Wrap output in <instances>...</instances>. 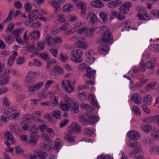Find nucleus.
Masks as SVG:
<instances>
[{
	"label": "nucleus",
	"instance_id": "1",
	"mask_svg": "<svg viewBox=\"0 0 159 159\" xmlns=\"http://www.w3.org/2000/svg\"><path fill=\"white\" fill-rule=\"evenodd\" d=\"M81 131V127L77 123H73L69 128V133L65 135L64 138L69 143L73 142L74 140V138L72 134L75 132L79 133Z\"/></svg>",
	"mask_w": 159,
	"mask_h": 159
},
{
	"label": "nucleus",
	"instance_id": "2",
	"mask_svg": "<svg viewBox=\"0 0 159 159\" xmlns=\"http://www.w3.org/2000/svg\"><path fill=\"white\" fill-rule=\"evenodd\" d=\"M101 42L105 43H111L113 40V37L111 31L107 28L103 27Z\"/></svg>",
	"mask_w": 159,
	"mask_h": 159
},
{
	"label": "nucleus",
	"instance_id": "3",
	"mask_svg": "<svg viewBox=\"0 0 159 159\" xmlns=\"http://www.w3.org/2000/svg\"><path fill=\"white\" fill-rule=\"evenodd\" d=\"M78 68L80 70L82 71L85 70L86 72V76L91 79H94V74L96 72L95 70H93V71L91 68L84 63H82L79 65Z\"/></svg>",
	"mask_w": 159,
	"mask_h": 159
},
{
	"label": "nucleus",
	"instance_id": "4",
	"mask_svg": "<svg viewBox=\"0 0 159 159\" xmlns=\"http://www.w3.org/2000/svg\"><path fill=\"white\" fill-rule=\"evenodd\" d=\"M83 55V52L80 50L76 49L72 51L70 55L73 57L71 60L76 63H80L82 61V57Z\"/></svg>",
	"mask_w": 159,
	"mask_h": 159
},
{
	"label": "nucleus",
	"instance_id": "5",
	"mask_svg": "<svg viewBox=\"0 0 159 159\" xmlns=\"http://www.w3.org/2000/svg\"><path fill=\"white\" fill-rule=\"evenodd\" d=\"M73 103L72 99L68 96H66L65 97L64 101L60 102V108L63 111H67Z\"/></svg>",
	"mask_w": 159,
	"mask_h": 159
},
{
	"label": "nucleus",
	"instance_id": "6",
	"mask_svg": "<svg viewBox=\"0 0 159 159\" xmlns=\"http://www.w3.org/2000/svg\"><path fill=\"white\" fill-rule=\"evenodd\" d=\"M78 32L81 34L84 33V35L87 37H91L94 32V29L89 28L87 27H83L78 30Z\"/></svg>",
	"mask_w": 159,
	"mask_h": 159
},
{
	"label": "nucleus",
	"instance_id": "7",
	"mask_svg": "<svg viewBox=\"0 0 159 159\" xmlns=\"http://www.w3.org/2000/svg\"><path fill=\"white\" fill-rule=\"evenodd\" d=\"M61 84L65 91L68 93L73 92L75 90L74 86L71 85V83L69 80H63Z\"/></svg>",
	"mask_w": 159,
	"mask_h": 159
},
{
	"label": "nucleus",
	"instance_id": "8",
	"mask_svg": "<svg viewBox=\"0 0 159 159\" xmlns=\"http://www.w3.org/2000/svg\"><path fill=\"white\" fill-rule=\"evenodd\" d=\"M131 6L132 4L130 2H125L119 8V12L123 15L127 14L129 11V9Z\"/></svg>",
	"mask_w": 159,
	"mask_h": 159
},
{
	"label": "nucleus",
	"instance_id": "9",
	"mask_svg": "<svg viewBox=\"0 0 159 159\" xmlns=\"http://www.w3.org/2000/svg\"><path fill=\"white\" fill-rule=\"evenodd\" d=\"M87 19L88 22L90 24H94L99 20L95 14L92 12H89L87 15Z\"/></svg>",
	"mask_w": 159,
	"mask_h": 159
},
{
	"label": "nucleus",
	"instance_id": "10",
	"mask_svg": "<svg viewBox=\"0 0 159 159\" xmlns=\"http://www.w3.org/2000/svg\"><path fill=\"white\" fill-rule=\"evenodd\" d=\"M65 2V0H54L51 3V5L54 9V12L57 13L61 9L60 4Z\"/></svg>",
	"mask_w": 159,
	"mask_h": 159
},
{
	"label": "nucleus",
	"instance_id": "11",
	"mask_svg": "<svg viewBox=\"0 0 159 159\" xmlns=\"http://www.w3.org/2000/svg\"><path fill=\"white\" fill-rule=\"evenodd\" d=\"M39 138L38 134H31L29 138V143L31 146H35L37 143Z\"/></svg>",
	"mask_w": 159,
	"mask_h": 159
},
{
	"label": "nucleus",
	"instance_id": "12",
	"mask_svg": "<svg viewBox=\"0 0 159 159\" xmlns=\"http://www.w3.org/2000/svg\"><path fill=\"white\" fill-rule=\"evenodd\" d=\"M84 38H82L77 40L76 45L78 48H83L84 49H85L88 48V45L84 40Z\"/></svg>",
	"mask_w": 159,
	"mask_h": 159
},
{
	"label": "nucleus",
	"instance_id": "13",
	"mask_svg": "<svg viewBox=\"0 0 159 159\" xmlns=\"http://www.w3.org/2000/svg\"><path fill=\"white\" fill-rule=\"evenodd\" d=\"M35 75L34 73L30 71L27 74L26 79V84L29 85L34 83V82Z\"/></svg>",
	"mask_w": 159,
	"mask_h": 159
},
{
	"label": "nucleus",
	"instance_id": "14",
	"mask_svg": "<svg viewBox=\"0 0 159 159\" xmlns=\"http://www.w3.org/2000/svg\"><path fill=\"white\" fill-rule=\"evenodd\" d=\"M43 83L40 82L36 84L31 85L28 87V90L31 92H34L39 89L43 86Z\"/></svg>",
	"mask_w": 159,
	"mask_h": 159
},
{
	"label": "nucleus",
	"instance_id": "15",
	"mask_svg": "<svg viewBox=\"0 0 159 159\" xmlns=\"http://www.w3.org/2000/svg\"><path fill=\"white\" fill-rule=\"evenodd\" d=\"M109 50V48L107 46V44L101 42L100 45L98 47V52L100 54H103Z\"/></svg>",
	"mask_w": 159,
	"mask_h": 159
},
{
	"label": "nucleus",
	"instance_id": "16",
	"mask_svg": "<svg viewBox=\"0 0 159 159\" xmlns=\"http://www.w3.org/2000/svg\"><path fill=\"white\" fill-rule=\"evenodd\" d=\"M128 137L131 140H136L139 138V133L135 131H133L129 132L128 133Z\"/></svg>",
	"mask_w": 159,
	"mask_h": 159
},
{
	"label": "nucleus",
	"instance_id": "17",
	"mask_svg": "<svg viewBox=\"0 0 159 159\" xmlns=\"http://www.w3.org/2000/svg\"><path fill=\"white\" fill-rule=\"evenodd\" d=\"M47 155L46 153L40 150H37L35 151L36 159H46Z\"/></svg>",
	"mask_w": 159,
	"mask_h": 159
},
{
	"label": "nucleus",
	"instance_id": "18",
	"mask_svg": "<svg viewBox=\"0 0 159 159\" xmlns=\"http://www.w3.org/2000/svg\"><path fill=\"white\" fill-rule=\"evenodd\" d=\"M40 32L38 31H35L34 30L32 32H30L28 35V38L29 39H33V40L34 39V37L36 39H38L40 36Z\"/></svg>",
	"mask_w": 159,
	"mask_h": 159
},
{
	"label": "nucleus",
	"instance_id": "19",
	"mask_svg": "<svg viewBox=\"0 0 159 159\" xmlns=\"http://www.w3.org/2000/svg\"><path fill=\"white\" fill-rule=\"evenodd\" d=\"M79 8L81 10V14L82 16L86 14L85 12L86 11V5L84 2H80L77 5Z\"/></svg>",
	"mask_w": 159,
	"mask_h": 159
},
{
	"label": "nucleus",
	"instance_id": "20",
	"mask_svg": "<svg viewBox=\"0 0 159 159\" xmlns=\"http://www.w3.org/2000/svg\"><path fill=\"white\" fill-rule=\"evenodd\" d=\"M4 64L3 63L0 61V74H2L3 76L8 75L10 73V71L4 69Z\"/></svg>",
	"mask_w": 159,
	"mask_h": 159
},
{
	"label": "nucleus",
	"instance_id": "21",
	"mask_svg": "<svg viewBox=\"0 0 159 159\" xmlns=\"http://www.w3.org/2000/svg\"><path fill=\"white\" fill-rule=\"evenodd\" d=\"M33 118V116L30 114L23 115L21 119L23 120L22 122L27 123L29 124L31 123V120Z\"/></svg>",
	"mask_w": 159,
	"mask_h": 159
},
{
	"label": "nucleus",
	"instance_id": "22",
	"mask_svg": "<svg viewBox=\"0 0 159 159\" xmlns=\"http://www.w3.org/2000/svg\"><path fill=\"white\" fill-rule=\"evenodd\" d=\"M139 66L143 69L142 71L143 72L145 70V69H143L144 68H148L151 69H152L153 68V65L150 61L146 63H140Z\"/></svg>",
	"mask_w": 159,
	"mask_h": 159
},
{
	"label": "nucleus",
	"instance_id": "23",
	"mask_svg": "<svg viewBox=\"0 0 159 159\" xmlns=\"http://www.w3.org/2000/svg\"><path fill=\"white\" fill-rule=\"evenodd\" d=\"M122 23L123 24L125 25L123 26L124 28L121 30V31H125V30L129 31V29L134 30H137V28H132L130 27V23L129 22L126 21H123Z\"/></svg>",
	"mask_w": 159,
	"mask_h": 159
},
{
	"label": "nucleus",
	"instance_id": "24",
	"mask_svg": "<svg viewBox=\"0 0 159 159\" xmlns=\"http://www.w3.org/2000/svg\"><path fill=\"white\" fill-rule=\"evenodd\" d=\"M88 124L92 125L97 121L99 119L98 117L95 115H91L88 116Z\"/></svg>",
	"mask_w": 159,
	"mask_h": 159
},
{
	"label": "nucleus",
	"instance_id": "25",
	"mask_svg": "<svg viewBox=\"0 0 159 159\" xmlns=\"http://www.w3.org/2000/svg\"><path fill=\"white\" fill-rule=\"evenodd\" d=\"M10 78L9 75L4 76L2 74H0V82L2 85L7 84L9 81Z\"/></svg>",
	"mask_w": 159,
	"mask_h": 159
},
{
	"label": "nucleus",
	"instance_id": "26",
	"mask_svg": "<svg viewBox=\"0 0 159 159\" xmlns=\"http://www.w3.org/2000/svg\"><path fill=\"white\" fill-rule=\"evenodd\" d=\"M88 99L91 101L92 104L94 107H98L99 106L96 98L93 94H90L88 96Z\"/></svg>",
	"mask_w": 159,
	"mask_h": 159
},
{
	"label": "nucleus",
	"instance_id": "27",
	"mask_svg": "<svg viewBox=\"0 0 159 159\" xmlns=\"http://www.w3.org/2000/svg\"><path fill=\"white\" fill-rule=\"evenodd\" d=\"M122 4V1L116 0L110 2L108 4V6L109 7H117L121 5Z\"/></svg>",
	"mask_w": 159,
	"mask_h": 159
},
{
	"label": "nucleus",
	"instance_id": "28",
	"mask_svg": "<svg viewBox=\"0 0 159 159\" xmlns=\"http://www.w3.org/2000/svg\"><path fill=\"white\" fill-rule=\"evenodd\" d=\"M84 134L88 136H91L94 133L95 131L92 127H88L84 128L83 130Z\"/></svg>",
	"mask_w": 159,
	"mask_h": 159
},
{
	"label": "nucleus",
	"instance_id": "29",
	"mask_svg": "<svg viewBox=\"0 0 159 159\" xmlns=\"http://www.w3.org/2000/svg\"><path fill=\"white\" fill-rule=\"evenodd\" d=\"M132 98L136 104H139L141 103V98L140 95L139 94L135 93L132 95Z\"/></svg>",
	"mask_w": 159,
	"mask_h": 159
},
{
	"label": "nucleus",
	"instance_id": "30",
	"mask_svg": "<svg viewBox=\"0 0 159 159\" xmlns=\"http://www.w3.org/2000/svg\"><path fill=\"white\" fill-rule=\"evenodd\" d=\"M91 5L94 7L101 8L103 6V4L100 0H96L91 2Z\"/></svg>",
	"mask_w": 159,
	"mask_h": 159
},
{
	"label": "nucleus",
	"instance_id": "31",
	"mask_svg": "<svg viewBox=\"0 0 159 159\" xmlns=\"http://www.w3.org/2000/svg\"><path fill=\"white\" fill-rule=\"evenodd\" d=\"M61 141V140L59 138L57 139L56 140L55 145L54 146V149L57 152H58L59 150L61 148L62 146Z\"/></svg>",
	"mask_w": 159,
	"mask_h": 159
},
{
	"label": "nucleus",
	"instance_id": "32",
	"mask_svg": "<svg viewBox=\"0 0 159 159\" xmlns=\"http://www.w3.org/2000/svg\"><path fill=\"white\" fill-rule=\"evenodd\" d=\"M127 145L129 147L131 148H134L135 150L140 149V148L139 145L137 144V143L136 141L133 142H128L127 143Z\"/></svg>",
	"mask_w": 159,
	"mask_h": 159
},
{
	"label": "nucleus",
	"instance_id": "33",
	"mask_svg": "<svg viewBox=\"0 0 159 159\" xmlns=\"http://www.w3.org/2000/svg\"><path fill=\"white\" fill-rule=\"evenodd\" d=\"M99 16L102 22L106 23L108 20V15L107 13L104 12H101L99 14Z\"/></svg>",
	"mask_w": 159,
	"mask_h": 159
},
{
	"label": "nucleus",
	"instance_id": "34",
	"mask_svg": "<svg viewBox=\"0 0 159 159\" xmlns=\"http://www.w3.org/2000/svg\"><path fill=\"white\" fill-rule=\"evenodd\" d=\"M57 17L59 23H64V25L65 26H67L68 25V24L66 22V16L65 15L61 14H59Z\"/></svg>",
	"mask_w": 159,
	"mask_h": 159
},
{
	"label": "nucleus",
	"instance_id": "35",
	"mask_svg": "<svg viewBox=\"0 0 159 159\" xmlns=\"http://www.w3.org/2000/svg\"><path fill=\"white\" fill-rule=\"evenodd\" d=\"M147 79H144L140 81L137 84H135L134 86H132L131 88V89L134 91L135 89H138L139 87H141L147 82Z\"/></svg>",
	"mask_w": 159,
	"mask_h": 159
},
{
	"label": "nucleus",
	"instance_id": "36",
	"mask_svg": "<svg viewBox=\"0 0 159 159\" xmlns=\"http://www.w3.org/2000/svg\"><path fill=\"white\" fill-rule=\"evenodd\" d=\"M74 7L71 4H66L63 8V11L66 12H69L74 10Z\"/></svg>",
	"mask_w": 159,
	"mask_h": 159
},
{
	"label": "nucleus",
	"instance_id": "37",
	"mask_svg": "<svg viewBox=\"0 0 159 159\" xmlns=\"http://www.w3.org/2000/svg\"><path fill=\"white\" fill-rule=\"evenodd\" d=\"M86 55L88 56V57L86 59V61L88 63H92L95 60V58L91 56V53L89 52H86Z\"/></svg>",
	"mask_w": 159,
	"mask_h": 159
},
{
	"label": "nucleus",
	"instance_id": "38",
	"mask_svg": "<svg viewBox=\"0 0 159 159\" xmlns=\"http://www.w3.org/2000/svg\"><path fill=\"white\" fill-rule=\"evenodd\" d=\"M52 41V37L50 35H48L45 39L44 43H46L49 46H52L53 45L51 44V42Z\"/></svg>",
	"mask_w": 159,
	"mask_h": 159
},
{
	"label": "nucleus",
	"instance_id": "39",
	"mask_svg": "<svg viewBox=\"0 0 159 159\" xmlns=\"http://www.w3.org/2000/svg\"><path fill=\"white\" fill-rule=\"evenodd\" d=\"M73 104L72 107H70L71 111L73 113H77L79 111V105L77 104V103L76 102H74L73 101Z\"/></svg>",
	"mask_w": 159,
	"mask_h": 159
},
{
	"label": "nucleus",
	"instance_id": "40",
	"mask_svg": "<svg viewBox=\"0 0 159 159\" xmlns=\"http://www.w3.org/2000/svg\"><path fill=\"white\" fill-rule=\"evenodd\" d=\"M88 118H85L84 116H83L79 118V121L80 122L82 125H87L88 124Z\"/></svg>",
	"mask_w": 159,
	"mask_h": 159
},
{
	"label": "nucleus",
	"instance_id": "41",
	"mask_svg": "<svg viewBox=\"0 0 159 159\" xmlns=\"http://www.w3.org/2000/svg\"><path fill=\"white\" fill-rule=\"evenodd\" d=\"M157 115L153 116H151L148 117L143 120L144 122H147L149 123H151L152 122H154L156 121Z\"/></svg>",
	"mask_w": 159,
	"mask_h": 159
},
{
	"label": "nucleus",
	"instance_id": "42",
	"mask_svg": "<svg viewBox=\"0 0 159 159\" xmlns=\"http://www.w3.org/2000/svg\"><path fill=\"white\" fill-rule=\"evenodd\" d=\"M4 138L8 140L12 141L14 139L12 134L9 131H6L4 133Z\"/></svg>",
	"mask_w": 159,
	"mask_h": 159
},
{
	"label": "nucleus",
	"instance_id": "43",
	"mask_svg": "<svg viewBox=\"0 0 159 159\" xmlns=\"http://www.w3.org/2000/svg\"><path fill=\"white\" fill-rule=\"evenodd\" d=\"M4 38L6 43L9 44H11L14 40V37L11 34L5 37Z\"/></svg>",
	"mask_w": 159,
	"mask_h": 159
},
{
	"label": "nucleus",
	"instance_id": "44",
	"mask_svg": "<svg viewBox=\"0 0 159 159\" xmlns=\"http://www.w3.org/2000/svg\"><path fill=\"white\" fill-rule=\"evenodd\" d=\"M85 92L83 91L82 92H80L78 94V97L79 99L82 101H85L86 100V95H85Z\"/></svg>",
	"mask_w": 159,
	"mask_h": 159
},
{
	"label": "nucleus",
	"instance_id": "45",
	"mask_svg": "<svg viewBox=\"0 0 159 159\" xmlns=\"http://www.w3.org/2000/svg\"><path fill=\"white\" fill-rule=\"evenodd\" d=\"M49 55L46 52H43L40 55V57L43 60L45 61H49L50 59Z\"/></svg>",
	"mask_w": 159,
	"mask_h": 159
},
{
	"label": "nucleus",
	"instance_id": "46",
	"mask_svg": "<svg viewBox=\"0 0 159 159\" xmlns=\"http://www.w3.org/2000/svg\"><path fill=\"white\" fill-rule=\"evenodd\" d=\"M52 115L53 117L56 119H59L61 116L60 111L55 110L52 112Z\"/></svg>",
	"mask_w": 159,
	"mask_h": 159
},
{
	"label": "nucleus",
	"instance_id": "47",
	"mask_svg": "<svg viewBox=\"0 0 159 159\" xmlns=\"http://www.w3.org/2000/svg\"><path fill=\"white\" fill-rule=\"evenodd\" d=\"M10 129L14 133H16L18 130V127L17 125L14 123H11L10 125Z\"/></svg>",
	"mask_w": 159,
	"mask_h": 159
},
{
	"label": "nucleus",
	"instance_id": "48",
	"mask_svg": "<svg viewBox=\"0 0 159 159\" xmlns=\"http://www.w3.org/2000/svg\"><path fill=\"white\" fill-rule=\"evenodd\" d=\"M143 102L150 104L151 102V96L150 95H145L143 97Z\"/></svg>",
	"mask_w": 159,
	"mask_h": 159
},
{
	"label": "nucleus",
	"instance_id": "49",
	"mask_svg": "<svg viewBox=\"0 0 159 159\" xmlns=\"http://www.w3.org/2000/svg\"><path fill=\"white\" fill-rule=\"evenodd\" d=\"M38 128L34 125L31 126L29 132L31 134H38Z\"/></svg>",
	"mask_w": 159,
	"mask_h": 159
},
{
	"label": "nucleus",
	"instance_id": "50",
	"mask_svg": "<svg viewBox=\"0 0 159 159\" xmlns=\"http://www.w3.org/2000/svg\"><path fill=\"white\" fill-rule=\"evenodd\" d=\"M14 13V11L13 10H11L9 13L8 16L6 19L4 20L3 23H7L10 21L12 19V16Z\"/></svg>",
	"mask_w": 159,
	"mask_h": 159
},
{
	"label": "nucleus",
	"instance_id": "51",
	"mask_svg": "<svg viewBox=\"0 0 159 159\" xmlns=\"http://www.w3.org/2000/svg\"><path fill=\"white\" fill-rule=\"evenodd\" d=\"M19 116V113H15L10 115V116H8V117H7V119L16 120Z\"/></svg>",
	"mask_w": 159,
	"mask_h": 159
},
{
	"label": "nucleus",
	"instance_id": "52",
	"mask_svg": "<svg viewBox=\"0 0 159 159\" xmlns=\"http://www.w3.org/2000/svg\"><path fill=\"white\" fill-rule=\"evenodd\" d=\"M2 102V105L5 107L9 106L11 105V103L8 101L6 97L3 98Z\"/></svg>",
	"mask_w": 159,
	"mask_h": 159
},
{
	"label": "nucleus",
	"instance_id": "53",
	"mask_svg": "<svg viewBox=\"0 0 159 159\" xmlns=\"http://www.w3.org/2000/svg\"><path fill=\"white\" fill-rule=\"evenodd\" d=\"M141 128L146 132H149L152 129L151 126H149L148 125H146L143 126Z\"/></svg>",
	"mask_w": 159,
	"mask_h": 159
},
{
	"label": "nucleus",
	"instance_id": "54",
	"mask_svg": "<svg viewBox=\"0 0 159 159\" xmlns=\"http://www.w3.org/2000/svg\"><path fill=\"white\" fill-rule=\"evenodd\" d=\"M44 43L42 42H39L38 43V46L37 48V51H40L44 49Z\"/></svg>",
	"mask_w": 159,
	"mask_h": 159
},
{
	"label": "nucleus",
	"instance_id": "55",
	"mask_svg": "<svg viewBox=\"0 0 159 159\" xmlns=\"http://www.w3.org/2000/svg\"><path fill=\"white\" fill-rule=\"evenodd\" d=\"M16 58V57L13 56H11L8 60V65L11 66L13 64V62Z\"/></svg>",
	"mask_w": 159,
	"mask_h": 159
},
{
	"label": "nucleus",
	"instance_id": "56",
	"mask_svg": "<svg viewBox=\"0 0 159 159\" xmlns=\"http://www.w3.org/2000/svg\"><path fill=\"white\" fill-rule=\"evenodd\" d=\"M16 150V152L17 154L20 155L22 154L23 155L24 153V151L21 149L19 146H17L14 148Z\"/></svg>",
	"mask_w": 159,
	"mask_h": 159
},
{
	"label": "nucleus",
	"instance_id": "57",
	"mask_svg": "<svg viewBox=\"0 0 159 159\" xmlns=\"http://www.w3.org/2000/svg\"><path fill=\"white\" fill-rule=\"evenodd\" d=\"M24 7L25 11L27 12L29 11L32 9L31 6L29 2L26 3Z\"/></svg>",
	"mask_w": 159,
	"mask_h": 159
},
{
	"label": "nucleus",
	"instance_id": "58",
	"mask_svg": "<svg viewBox=\"0 0 159 159\" xmlns=\"http://www.w3.org/2000/svg\"><path fill=\"white\" fill-rule=\"evenodd\" d=\"M8 115V114H7V112H5L4 113L2 116H1L0 120L1 121H3L4 123L7 121V117H8V116H7Z\"/></svg>",
	"mask_w": 159,
	"mask_h": 159
},
{
	"label": "nucleus",
	"instance_id": "59",
	"mask_svg": "<svg viewBox=\"0 0 159 159\" xmlns=\"http://www.w3.org/2000/svg\"><path fill=\"white\" fill-rule=\"evenodd\" d=\"M132 109L135 114L137 115H140V111L138 107L136 106H134L132 107Z\"/></svg>",
	"mask_w": 159,
	"mask_h": 159
},
{
	"label": "nucleus",
	"instance_id": "60",
	"mask_svg": "<svg viewBox=\"0 0 159 159\" xmlns=\"http://www.w3.org/2000/svg\"><path fill=\"white\" fill-rule=\"evenodd\" d=\"M55 70L58 73L62 74L63 72V69L59 66H56L54 68Z\"/></svg>",
	"mask_w": 159,
	"mask_h": 159
},
{
	"label": "nucleus",
	"instance_id": "61",
	"mask_svg": "<svg viewBox=\"0 0 159 159\" xmlns=\"http://www.w3.org/2000/svg\"><path fill=\"white\" fill-rule=\"evenodd\" d=\"M30 124L24 122H22L21 124V125H22V128L25 131L28 130L29 129V125Z\"/></svg>",
	"mask_w": 159,
	"mask_h": 159
},
{
	"label": "nucleus",
	"instance_id": "62",
	"mask_svg": "<svg viewBox=\"0 0 159 159\" xmlns=\"http://www.w3.org/2000/svg\"><path fill=\"white\" fill-rule=\"evenodd\" d=\"M16 62L19 65L22 64L25 62V58L23 57H19L16 59Z\"/></svg>",
	"mask_w": 159,
	"mask_h": 159
},
{
	"label": "nucleus",
	"instance_id": "63",
	"mask_svg": "<svg viewBox=\"0 0 159 159\" xmlns=\"http://www.w3.org/2000/svg\"><path fill=\"white\" fill-rule=\"evenodd\" d=\"M140 151V149H136L134 150L132 152L129 154V156L130 157H136V154H137Z\"/></svg>",
	"mask_w": 159,
	"mask_h": 159
},
{
	"label": "nucleus",
	"instance_id": "64",
	"mask_svg": "<svg viewBox=\"0 0 159 159\" xmlns=\"http://www.w3.org/2000/svg\"><path fill=\"white\" fill-rule=\"evenodd\" d=\"M29 21H26L25 24L26 26H29L30 27V25H32V24L34 23V20L32 18H29Z\"/></svg>",
	"mask_w": 159,
	"mask_h": 159
}]
</instances>
